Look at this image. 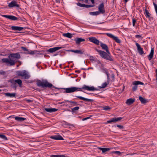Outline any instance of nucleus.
Here are the masks:
<instances>
[{"instance_id": "obj_1", "label": "nucleus", "mask_w": 157, "mask_h": 157, "mask_svg": "<svg viewBox=\"0 0 157 157\" xmlns=\"http://www.w3.org/2000/svg\"><path fill=\"white\" fill-rule=\"evenodd\" d=\"M100 46L102 49L105 50L106 52L104 51L100 50L97 48L95 50L98 52L101 57L105 59L110 61H113V59L112 56L111 55L110 52L109 50L108 46L105 44H103L101 42L100 43Z\"/></svg>"}, {"instance_id": "obj_2", "label": "nucleus", "mask_w": 157, "mask_h": 157, "mask_svg": "<svg viewBox=\"0 0 157 157\" xmlns=\"http://www.w3.org/2000/svg\"><path fill=\"white\" fill-rule=\"evenodd\" d=\"M65 90L64 93H71L76 91H82V89L89 91H94L97 90V88H95L93 86H88L84 85L82 88H79L76 87H71L67 88H61Z\"/></svg>"}, {"instance_id": "obj_3", "label": "nucleus", "mask_w": 157, "mask_h": 157, "mask_svg": "<svg viewBox=\"0 0 157 157\" xmlns=\"http://www.w3.org/2000/svg\"><path fill=\"white\" fill-rule=\"evenodd\" d=\"M21 58L19 53H12L8 56V58H3L2 59L3 63H6L10 66L15 64L16 59H18Z\"/></svg>"}, {"instance_id": "obj_4", "label": "nucleus", "mask_w": 157, "mask_h": 157, "mask_svg": "<svg viewBox=\"0 0 157 157\" xmlns=\"http://www.w3.org/2000/svg\"><path fill=\"white\" fill-rule=\"evenodd\" d=\"M36 85L38 87H41L42 88L48 87L49 88H54L56 89H59V88L54 86L52 84L46 80H36Z\"/></svg>"}, {"instance_id": "obj_5", "label": "nucleus", "mask_w": 157, "mask_h": 157, "mask_svg": "<svg viewBox=\"0 0 157 157\" xmlns=\"http://www.w3.org/2000/svg\"><path fill=\"white\" fill-rule=\"evenodd\" d=\"M16 75L18 76H22L25 79H28L30 77L29 73L25 70L18 71L16 72Z\"/></svg>"}, {"instance_id": "obj_6", "label": "nucleus", "mask_w": 157, "mask_h": 157, "mask_svg": "<svg viewBox=\"0 0 157 157\" xmlns=\"http://www.w3.org/2000/svg\"><path fill=\"white\" fill-rule=\"evenodd\" d=\"M10 82L12 83L11 85L12 87L14 90H16L17 87V83L18 84L19 87H21L22 86V81L20 79L16 80L11 79L10 81Z\"/></svg>"}, {"instance_id": "obj_7", "label": "nucleus", "mask_w": 157, "mask_h": 157, "mask_svg": "<svg viewBox=\"0 0 157 157\" xmlns=\"http://www.w3.org/2000/svg\"><path fill=\"white\" fill-rule=\"evenodd\" d=\"M2 16L3 17H5L6 18L13 21L21 20L23 21H25L24 20H22L21 18H18L13 15H2Z\"/></svg>"}, {"instance_id": "obj_8", "label": "nucleus", "mask_w": 157, "mask_h": 157, "mask_svg": "<svg viewBox=\"0 0 157 157\" xmlns=\"http://www.w3.org/2000/svg\"><path fill=\"white\" fill-rule=\"evenodd\" d=\"M106 35L108 36L113 39L116 42L118 43L121 42V40L118 38V37L115 36L112 34L110 33H107Z\"/></svg>"}, {"instance_id": "obj_9", "label": "nucleus", "mask_w": 157, "mask_h": 157, "mask_svg": "<svg viewBox=\"0 0 157 157\" xmlns=\"http://www.w3.org/2000/svg\"><path fill=\"white\" fill-rule=\"evenodd\" d=\"M122 119V117H118L117 118H112L110 120L107 121L105 124L112 123L113 122L119 121H120Z\"/></svg>"}, {"instance_id": "obj_10", "label": "nucleus", "mask_w": 157, "mask_h": 157, "mask_svg": "<svg viewBox=\"0 0 157 157\" xmlns=\"http://www.w3.org/2000/svg\"><path fill=\"white\" fill-rule=\"evenodd\" d=\"M19 5L17 3V2L15 0L11 1L8 4V7L10 8H11L15 7H19Z\"/></svg>"}, {"instance_id": "obj_11", "label": "nucleus", "mask_w": 157, "mask_h": 157, "mask_svg": "<svg viewBox=\"0 0 157 157\" xmlns=\"http://www.w3.org/2000/svg\"><path fill=\"white\" fill-rule=\"evenodd\" d=\"M89 41L94 44L98 45L99 44L100 41L95 37H90L88 38Z\"/></svg>"}, {"instance_id": "obj_12", "label": "nucleus", "mask_w": 157, "mask_h": 157, "mask_svg": "<svg viewBox=\"0 0 157 157\" xmlns=\"http://www.w3.org/2000/svg\"><path fill=\"white\" fill-rule=\"evenodd\" d=\"M98 9L99 10L98 11L100 12V13L103 14L105 13L104 5L103 3H102L99 5L98 7Z\"/></svg>"}, {"instance_id": "obj_13", "label": "nucleus", "mask_w": 157, "mask_h": 157, "mask_svg": "<svg viewBox=\"0 0 157 157\" xmlns=\"http://www.w3.org/2000/svg\"><path fill=\"white\" fill-rule=\"evenodd\" d=\"M136 45L137 47V51L139 53L140 55H142L144 54V52L143 48H141L140 45L137 43H136Z\"/></svg>"}, {"instance_id": "obj_14", "label": "nucleus", "mask_w": 157, "mask_h": 157, "mask_svg": "<svg viewBox=\"0 0 157 157\" xmlns=\"http://www.w3.org/2000/svg\"><path fill=\"white\" fill-rule=\"evenodd\" d=\"M51 139H53L55 140H64L63 137L60 135H55L54 136H52L50 137Z\"/></svg>"}, {"instance_id": "obj_15", "label": "nucleus", "mask_w": 157, "mask_h": 157, "mask_svg": "<svg viewBox=\"0 0 157 157\" xmlns=\"http://www.w3.org/2000/svg\"><path fill=\"white\" fill-rule=\"evenodd\" d=\"M62 48V47H55L52 48H49L47 50L48 52L50 53H53L56 51Z\"/></svg>"}, {"instance_id": "obj_16", "label": "nucleus", "mask_w": 157, "mask_h": 157, "mask_svg": "<svg viewBox=\"0 0 157 157\" xmlns=\"http://www.w3.org/2000/svg\"><path fill=\"white\" fill-rule=\"evenodd\" d=\"M44 110L48 112L51 113L56 111L58 109L55 108H45Z\"/></svg>"}, {"instance_id": "obj_17", "label": "nucleus", "mask_w": 157, "mask_h": 157, "mask_svg": "<svg viewBox=\"0 0 157 157\" xmlns=\"http://www.w3.org/2000/svg\"><path fill=\"white\" fill-rule=\"evenodd\" d=\"M11 29L12 30L14 31H21L23 29H25V28L19 26H13L11 27Z\"/></svg>"}, {"instance_id": "obj_18", "label": "nucleus", "mask_w": 157, "mask_h": 157, "mask_svg": "<svg viewBox=\"0 0 157 157\" xmlns=\"http://www.w3.org/2000/svg\"><path fill=\"white\" fill-rule=\"evenodd\" d=\"M75 40V41L76 44H80L82 42L85 41V40L83 38L76 37Z\"/></svg>"}, {"instance_id": "obj_19", "label": "nucleus", "mask_w": 157, "mask_h": 157, "mask_svg": "<svg viewBox=\"0 0 157 157\" xmlns=\"http://www.w3.org/2000/svg\"><path fill=\"white\" fill-rule=\"evenodd\" d=\"M135 98H130L128 99L126 102V103L128 105H130L132 104L135 101Z\"/></svg>"}, {"instance_id": "obj_20", "label": "nucleus", "mask_w": 157, "mask_h": 157, "mask_svg": "<svg viewBox=\"0 0 157 157\" xmlns=\"http://www.w3.org/2000/svg\"><path fill=\"white\" fill-rule=\"evenodd\" d=\"M5 95L7 97H10V98L15 97L16 95V94L15 93H5Z\"/></svg>"}, {"instance_id": "obj_21", "label": "nucleus", "mask_w": 157, "mask_h": 157, "mask_svg": "<svg viewBox=\"0 0 157 157\" xmlns=\"http://www.w3.org/2000/svg\"><path fill=\"white\" fill-rule=\"evenodd\" d=\"M154 49L153 48L151 49L150 53L148 56L149 60H150L153 57Z\"/></svg>"}, {"instance_id": "obj_22", "label": "nucleus", "mask_w": 157, "mask_h": 157, "mask_svg": "<svg viewBox=\"0 0 157 157\" xmlns=\"http://www.w3.org/2000/svg\"><path fill=\"white\" fill-rule=\"evenodd\" d=\"M66 51L68 52H74L76 53L79 54H82L83 53V52L81 50H66Z\"/></svg>"}, {"instance_id": "obj_23", "label": "nucleus", "mask_w": 157, "mask_h": 157, "mask_svg": "<svg viewBox=\"0 0 157 157\" xmlns=\"http://www.w3.org/2000/svg\"><path fill=\"white\" fill-rule=\"evenodd\" d=\"M98 149L99 150H101L102 151V153H105L107 151H109L110 150V148L106 147H98Z\"/></svg>"}, {"instance_id": "obj_24", "label": "nucleus", "mask_w": 157, "mask_h": 157, "mask_svg": "<svg viewBox=\"0 0 157 157\" xmlns=\"http://www.w3.org/2000/svg\"><path fill=\"white\" fill-rule=\"evenodd\" d=\"M76 97L78 98L81 100H82L84 101H88L89 102L93 101H94L93 99L86 98L80 96H76Z\"/></svg>"}, {"instance_id": "obj_25", "label": "nucleus", "mask_w": 157, "mask_h": 157, "mask_svg": "<svg viewBox=\"0 0 157 157\" xmlns=\"http://www.w3.org/2000/svg\"><path fill=\"white\" fill-rule=\"evenodd\" d=\"M14 118L15 120L19 121H22L26 120V118L19 117H14Z\"/></svg>"}, {"instance_id": "obj_26", "label": "nucleus", "mask_w": 157, "mask_h": 157, "mask_svg": "<svg viewBox=\"0 0 157 157\" xmlns=\"http://www.w3.org/2000/svg\"><path fill=\"white\" fill-rule=\"evenodd\" d=\"M102 71L103 72L105 73L107 76V78L108 80H109V72L107 70V69L106 68H103L102 69Z\"/></svg>"}, {"instance_id": "obj_27", "label": "nucleus", "mask_w": 157, "mask_h": 157, "mask_svg": "<svg viewBox=\"0 0 157 157\" xmlns=\"http://www.w3.org/2000/svg\"><path fill=\"white\" fill-rule=\"evenodd\" d=\"M139 99L142 104H145L147 102V100L141 96L139 97Z\"/></svg>"}, {"instance_id": "obj_28", "label": "nucleus", "mask_w": 157, "mask_h": 157, "mask_svg": "<svg viewBox=\"0 0 157 157\" xmlns=\"http://www.w3.org/2000/svg\"><path fill=\"white\" fill-rule=\"evenodd\" d=\"M144 14L147 17L150 18L151 17V14L149 13L148 10L145 9L144 11Z\"/></svg>"}, {"instance_id": "obj_29", "label": "nucleus", "mask_w": 157, "mask_h": 157, "mask_svg": "<svg viewBox=\"0 0 157 157\" xmlns=\"http://www.w3.org/2000/svg\"><path fill=\"white\" fill-rule=\"evenodd\" d=\"M110 80V78L108 80L107 79V81L106 82H105L103 83L101 85V88H104L106 86L109 84V81Z\"/></svg>"}, {"instance_id": "obj_30", "label": "nucleus", "mask_w": 157, "mask_h": 157, "mask_svg": "<svg viewBox=\"0 0 157 157\" xmlns=\"http://www.w3.org/2000/svg\"><path fill=\"white\" fill-rule=\"evenodd\" d=\"M63 35L64 37L69 38H71L72 37V34L69 33H63Z\"/></svg>"}, {"instance_id": "obj_31", "label": "nucleus", "mask_w": 157, "mask_h": 157, "mask_svg": "<svg viewBox=\"0 0 157 157\" xmlns=\"http://www.w3.org/2000/svg\"><path fill=\"white\" fill-rule=\"evenodd\" d=\"M0 138L5 141L8 140L6 136L2 134H0Z\"/></svg>"}, {"instance_id": "obj_32", "label": "nucleus", "mask_w": 157, "mask_h": 157, "mask_svg": "<svg viewBox=\"0 0 157 157\" xmlns=\"http://www.w3.org/2000/svg\"><path fill=\"white\" fill-rule=\"evenodd\" d=\"M133 84L134 85H144V83L140 81H135L133 83Z\"/></svg>"}, {"instance_id": "obj_33", "label": "nucleus", "mask_w": 157, "mask_h": 157, "mask_svg": "<svg viewBox=\"0 0 157 157\" xmlns=\"http://www.w3.org/2000/svg\"><path fill=\"white\" fill-rule=\"evenodd\" d=\"M100 13V12H99L98 11H96V12H90L89 13L90 14L92 15H98Z\"/></svg>"}, {"instance_id": "obj_34", "label": "nucleus", "mask_w": 157, "mask_h": 157, "mask_svg": "<svg viewBox=\"0 0 157 157\" xmlns=\"http://www.w3.org/2000/svg\"><path fill=\"white\" fill-rule=\"evenodd\" d=\"M66 156L63 155H52L50 157H65Z\"/></svg>"}, {"instance_id": "obj_35", "label": "nucleus", "mask_w": 157, "mask_h": 157, "mask_svg": "<svg viewBox=\"0 0 157 157\" xmlns=\"http://www.w3.org/2000/svg\"><path fill=\"white\" fill-rule=\"evenodd\" d=\"M79 109V107L76 106L71 109V112L75 113L76 111L78 110Z\"/></svg>"}, {"instance_id": "obj_36", "label": "nucleus", "mask_w": 157, "mask_h": 157, "mask_svg": "<svg viewBox=\"0 0 157 157\" xmlns=\"http://www.w3.org/2000/svg\"><path fill=\"white\" fill-rule=\"evenodd\" d=\"M36 51H31V50H29L28 52H27L25 53L29 54L30 55H34L36 53Z\"/></svg>"}, {"instance_id": "obj_37", "label": "nucleus", "mask_w": 157, "mask_h": 157, "mask_svg": "<svg viewBox=\"0 0 157 157\" xmlns=\"http://www.w3.org/2000/svg\"><path fill=\"white\" fill-rule=\"evenodd\" d=\"M111 109V108L110 107L107 106H105L103 107V109L106 111L109 110Z\"/></svg>"}, {"instance_id": "obj_38", "label": "nucleus", "mask_w": 157, "mask_h": 157, "mask_svg": "<svg viewBox=\"0 0 157 157\" xmlns=\"http://www.w3.org/2000/svg\"><path fill=\"white\" fill-rule=\"evenodd\" d=\"M71 103L72 104H71L72 106H75L79 105V104H78L77 101H71Z\"/></svg>"}, {"instance_id": "obj_39", "label": "nucleus", "mask_w": 157, "mask_h": 157, "mask_svg": "<svg viewBox=\"0 0 157 157\" xmlns=\"http://www.w3.org/2000/svg\"><path fill=\"white\" fill-rule=\"evenodd\" d=\"M76 5L80 7H85V4H81L79 2H78L76 3Z\"/></svg>"}, {"instance_id": "obj_40", "label": "nucleus", "mask_w": 157, "mask_h": 157, "mask_svg": "<svg viewBox=\"0 0 157 157\" xmlns=\"http://www.w3.org/2000/svg\"><path fill=\"white\" fill-rule=\"evenodd\" d=\"M153 4L154 6L156 14H157V5L155 4L154 2H153Z\"/></svg>"}, {"instance_id": "obj_41", "label": "nucleus", "mask_w": 157, "mask_h": 157, "mask_svg": "<svg viewBox=\"0 0 157 157\" xmlns=\"http://www.w3.org/2000/svg\"><path fill=\"white\" fill-rule=\"evenodd\" d=\"M94 6V5H85V7L86 8H89V7H93Z\"/></svg>"}, {"instance_id": "obj_42", "label": "nucleus", "mask_w": 157, "mask_h": 157, "mask_svg": "<svg viewBox=\"0 0 157 157\" xmlns=\"http://www.w3.org/2000/svg\"><path fill=\"white\" fill-rule=\"evenodd\" d=\"M21 48L23 50H24V51L25 52H28L29 51V50L25 47H21Z\"/></svg>"}, {"instance_id": "obj_43", "label": "nucleus", "mask_w": 157, "mask_h": 157, "mask_svg": "<svg viewBox=\"0 0 157 157\" xmlns=\"http://www.w3.org/2000/svg\"><path fill=\"white\" fill-rule=\"evenodd\" d=\"M132 25L133 26H135L136 22V20L135 18H133L132 19Z\"/></svg>"}, {"instance_id": "obj_44", "label": "nucleus", "mask_w": 157, "mask_h": 157, "mask_svg": "<svg viewBox=\"0 0 157 157\" xmlns=\"http://www.w3.org/2000/svg\"><path fill=\"white\" fill-rule=\"evenodd\" d=\"M25 101L28 103H31L33 102V100L30 99H28L26 98H25L24 99Z\"/></svg>"}, {"instance_id": "obj_45", "label": "nucleus", "mask_w": 157, "mask_h": 157, "mask_svg": "<svg viewBox=\"0 0 157 157\" xmlns=\"http://www.w3.org/2000/svg\"><path fill=\"white\" fill-rule=\"evenodd\" d=\"M116 125L117 127L120 129H122L124 128L123 126L122 125L119 124H117Z\"/></svg>"}, {"instance_id": "obj_46", "label": "nucleus", "mask_w": 157, "mask_h": 157, "mask_svg": "<svg viewBox=\"0 0 157 157\" xmlns=\"http://www.w3.org/2000/svg\"><path fill=\"white\" fill-rule=\"evenodd\" d=\"M137 88V85H134L132 88V90L133 91H135Z\"/></svg>"}, {"instance_id": "obj_47", "label": "nucleus", "mask_w": 157, "mask_h": 157, "mask_svg": "<svg viewBox=\"0 0 157 157\" xmlns=\"http://www.w3.org/2000/svg\"><path fill=\"white\" fill-rule=\"evenodd\" d=\"M114 153L117 154V155H120L121 154V152L119 151H116L113 152Z\"/></svg>"}, {"instance_id": "obj_48", "label": "nucleus", "mask_w": 157, "mask_h": 157, "mask_svg": "<svg viewBox=\"0 0 157 157\" xmlns=\"http://www.w3.org/2000/svg\"><path fill=\"white\" fill-rule=\"evenodd\" d=\"M135 37L136 38H141V36L139 35H136L135 36Z\"/></svg>"}, {"instance_id": "obj_49", "label": "nucleus", "mask_w": 157, "mask_h": 157, "mask_svg": "<svg viewBox=\"0 0 157 157\" xmlns=\"http://www.w3.org/2000/svg\"><path fill=\"white\" fill-rule=\"evenodd\" d=\"M65 124H66L67 125H68V126H73L72 124L68 123L66 122H65Z\"/></svg>"}, {"instance_id": "obj_50", "label": "nucleus", "mask_w": 157, "mask_h": 157, "mask_svg": "<svg viewBox=\"0 0 157 157\" xmlns=\"http://www.w3.org/2000/svg\"><path fill=\"white\" fill-rule=\"evenodd\" d=\"M90 57V58H93V59H90V60H91V61H96L95 60L93 59L94 57H93V56H91Z\"/></svg>"}, {"instance_id": "obj_51", "label": "nucleus", "mask_w": 157, "mask_h": 157, "mask_svg": "<svg viewBox=\"0 0 157 157\" xmlns=\"http://www.w3.org/2000/svg\"><path fill=\"white\" fill-rule=\"evenodd\" d=\"M71 101H70L69 100H65L63 102V103H64L65 102H70L71 103Z\"/></svg>"}, {"instance_id": "obj_52", "label": "nucleus", "mask_w": 157, "mask_h": 157, "mask_svg": "<svg viewBox=\"0 0 157 157\" xmlns=\"http://www.w3.org/2000/svg\"><path fill=\"white\" fill-rule=\"evenodd\" d=\"M89 117H86V118H84L82 119V120L83 121H85V120H86L88 119H89Z\"/></svg>"}, {"instance_id": "obj_53", "label": "nucleus", "mask_w": 157, "mask_h": 157, "mask_svg": "<svg viewBox=\"0 0 157 157\" xmlns=\"http://www.w3.org/2000/svg\"><path fill=\"white\" fill-rule=\"evenodd\" d=\"M155 73H156V80H157V69L155 70Z\"/></svg>"}, {"instance_id": "obj_54", "label": "nucleus", "mask_w": 157, "mask_h": 157, "mask_svg": "<svg viewBox=\"0 0 157 157\" xmlns=\"http://www.w3.org/2000/svg\"><path fill=\"white\" fill-rule=\"evenodd\" d=\"M75 72H78V73H80V71L79 70H76V71H75Z\"/></svg>"}, {"instance_id": "obj_55", "label": "nucleus", "mask_w": 157, "mask_h": 157, "mask_svg": "<svg viewBox=\"0 0 157 157\" xmlns=\"http://www.w3.org/2000/svg\"><path fill=\"white\" fill-rule=\"evenodd\" d=\"M90 1L92 4H94V0H90Z\"/></svg>"}, {"instance_id": "obj_56", "label": "nucleus", "mask_w": 157, "mask_h": 157, "mask_svg": "<svg viewBox=\"0 0 157 157\" xmlns=\"http://www.w3.org/2000/svg\"><path fill=\"white\" fill-rule=\"evenodd\" d=\"M111 75H112V78H114V75L113 74H112Z\"/></svg>"}, {"instance_id": "obj_57", "label": "nucleus", "mask_w": 157, "mask_h": 157, "mask_svg": "<svg viewBox=\"0 0 157 157\" xmlns=\"http://www.w3.org/2000/svg\"><path fill=\"white\" fill-rule=\"evenodd\" d=\"M129 0H124V3H126Z\"/></svg>"}, {"instance_id": "obj_58", "label": "nucleus", "mask_w": 157, "mask_h": 157, "mask_svg": "<svg viewBox=\"0 0 157 157\" xmlns=\"http://www.w3.org/2000/svg\"><path fill=\"white\" fill-rule=\"evenodd\" d=\"M88 2V0H85V2L87 3Z\"/></svg>"}, {"instance_id": "obj_59", "label": "nucleus", "mask_w": 157, "mask_h": 157, "mask_svg": "<svg viewBox=\"0 0 157 157\" xmlns=\"http://www.w3.org/2000/svg\"><path fill=\"white\" fill-rule=\"evenodd\" d=\"M58 55V54H55L54 55V56H56Z\"/></svg>"}, {"instance_id": "obj_60", "label": "nucleus", "mask_w": 157, "mask_h": 157, "mask_svg": "<svg viewBox=\"0 0 157 157\" xmlns=\"http://www.w3.org/2000/svg\"><path fill=\"white\" fill-rule=\"evenodd\" d=\"M117 50H118V51H121L120 49L119 48H118L117 49Z\"/></svg>"}, {"instance_id": "obj_61", "label": "nucleus", "mask_w": 157, "mask_h": 157, "mask_svg": "<svg viewBox=\"0 0 157 157\" xmlns=\"http://www.w3.org/2000/svg\"><path fill=\"white\" fill-rule=\"evenodd\" d=\"M81 70H86V69L82 68H81Z\"/></svg>"}, {"instance_id": "obj_62", "label": "nucleus", "mask_w": 157, "mask_h": 157, "mask_svg": "<svg viewBox=\"0 0 157 157\" xmlns=\"http://www.w3.org/2000/svg\"><path fill=\"white\" fill-rule=\"evenodd\" d=\"M98 63H101V62H100V61L99 60H98Z\"/></svg>"}, {"instance_id": "obj_63", "label": "nucleus", "mask_w": 157, "mask_h": 157, "mask_svg": "<svg viewBox=\"0 0 157 157\" xmlns=\"http://www.w3.org/2000/svg\"><path fill=\"white\" fill-rule=\"evenodd\" d=\"M93 69V67H90V68H89L88 69Z\"/></svg>"}, {"instance_id": "obj_64", "label": "nucleus", "mask_w": 157, "mask_h": 157, "mask_svg": "<svg viewBox=\"0 0 157 157\" xmlns=\"http://www.w3.org/2000/svg\"><path fill=\"white\" fill-rule=\"evenodd\" d=\"M21 64V63H20V65H17V67H19V66Z\"/></svg>"}]
</instances>
